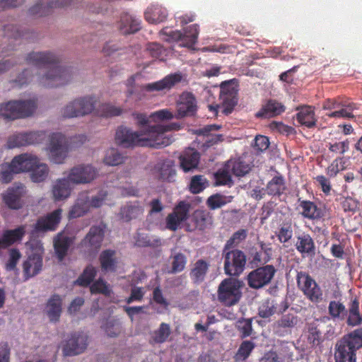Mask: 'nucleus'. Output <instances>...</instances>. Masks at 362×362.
Segmentation results:
<instances>
[{"label":"nucleus","mask_w":362,"mask_h":362,"mask_svg":"<svg viewBox=\"0 0 362 362\" xmlns=\"http://www.w3.org/2000/svg\"><path fill=\"white\" fill-rule=\"evenodd\" d=\"M132 116V118L136 121V124L140 127L139 130V131H132L130 129H128L126 127H120L117 130L116 135H115L116 140H117V132L119 130H120L122 129H128L134 133H139L143 129L148 128V127H151L150 125H148L149 119H151L150 117V116L148 117L146 114L138 112H133Z\"/></svg>","instance_id":"obj_43"},{"label":"nucleus","mask_w":362,"mask_h":362,"mask_svg":"<svg viewBox=\"0 0 362 362\" xmlns=\"http://www.w3.org/2000/svg\"><path fill=\"white\" fill-rule=\"evenodd\" d=\"M26 194V188L21 183H15L1 194L4 203L11 209H19L23 205L22 197Z\"/></svg>","instance_id":"obj_12"},{"label":"nucleus","mask_w":362,"mask_h":362,"mask_svg":"<svg viewBox=\"0 0 362 362\" xmlns=\"http://www.w3.org/2000/svg\"><path fill=\"white\" fill-rule=\"evenodd\" d=\"M274 273L275 269L271 265L259 267L248 274V284L253 288H259L270 282Z\"/></svg>","instance_id":"obj_15"},{"label":"nucleus","mask_w":362,"mask_h":362,"mask_svg":"<svg viewBox=\"0 0 362 362\" xmlns=\"http://www.w3.org/2000/svg\"><path fill=\"white\" fill-rule=\"evenodd\" d=\"M255 348V344L251 341H244L240 346V348L235 354L236 361H245L250 354Z\"/></svg>","instance_id":"obj_48"},{"label":"nucleus","mask_w":362,"mask_h":362,"mask_svg":"<svg viewBox=\"0 0 362 362\" xmlns=\"http://www.w3.org/2000/svg\"><path fill=\"white\" fill-rule=\"evenodd\" d=\"M21 257V255L18 250L16 249H12L9 252V259L6 264V270H14Z\"/></svg>","instance_id":"obj_64"},{"label":"nucleus","mask_w":362,"mask_h":362,"mask_svg":"<svg viewBox=\"0 0 362 362\" xmlns=\"http://www.w3.org/2000/svg\"><path fill=\"white\" fill-rule=\"evenodd\" d=\"M13 171H11V163H5L0 166V181L8 183L13 179Z\"/></svg>","instance_id":"obj_62"},{"label":"nucleus","mask_w":362,"mask_h":362,"mask_svg":"<svg viewBox=\"0 0 362 362\" xmlns=\"http://www.w3.org/2000/svg\"><path fill=\"white\" fill-rule=\"evenodd\" d=\"M62 300L59 296H53L49 299L45 308V313L50 321L59 320L62 310Z\"/></svg>","instance_id":"obj_26"},{"label":"nucleus","mask_w":362,"mask_h":362,"mask_svg":"<svg viewBox=\"0 0 362 362\" xmlns=\"http://www.w3.org/2000/svg\"><path fill=\"white\" fill-rule=\"evenodd\" d=\"M103 236V231L101 228L93 227L83 240V245L90 247V250L98 249L100 246Z\"/></svg>","instance_id":"obj_29"},{"label":"nucleus","mask_w":362,"mask_h":362,"mask_svg":"<svg viewBox=\"0 0 362 362\" xmlns=\"http://www.w3.org/2000/svg\"><path fill=\"white\" fill-rule=\"evenodd\" d=\"M186 264V257L182 254H177L174 256L172 262L173 272H180L182 271Z\"/></svg>","instance_id":"obj_63"},{"label":"nucleus","mask_w":362,"mask_h":362,"mask_svg":"<svg viewBox=\"0 0 362 362\" xmlns=\"http://www.w3.org/2000/svg\"><path fill=\"white\" fill-rule=\"evenodd\" d=\"M103 329L110 337H117L122 331L121 325L115 320L107 321L104 325Z\"/></svg>","instance_id":"obj_57"},{"label":"nucleus","mask_w":362,"mask_h":362,"mask_svg":"<svg viewBox=\"0 0 362 362\" xmlns=\"http://www.w3.org/2000/svg\"><path fill=\"white\" fill-rule=\"evenodd\" d=\"M143 214V209L138 203L128 204L122 208L120 215L124 221L139 218Z\"/></svg>","instance_id":"obj_36"},{"label":"nucleus","mask_w":362,"mask_h":362,"mask_svg":"<svg viewBox=\"0 0 362 362\" xmlns=\"http://www.w3.org/2000/svg\"><path fill=\"white\" fill-rule=\"evenodd\" d=\"M68 2L69 0H41L30 8V12L35 15L42 16L47 13L49 8L63 6Z\"/></svg>","instance_id":"obj_27"},{"label":"nucleus","mask_w":362,"mask_h":362,"mask_svg":"<svg viewBox=\"0 0 362 362\" xmlns=\"http://www.w3.org/2000/svg\"><path fill=\"white\" fill-rule=\"evenodd\" d=\"M31 250L26 261L23 263V272L26 279L33 277L37 274L42 267V254L44 248L42 244L39 241H30L27 243Z\"/></svg>","instance_id":"obj_6"},{"label":"nucleus","mask_w":362,"mask_h":362,"mask_svg":"<svg viewBox=\"0 0 362 362\" xmlns=\"http://www.w3.org/2000/svg\"><path fill=\"white\" fill-rule=\"evenodd\" d=\"M246 257L240 250H232L226 255L225 272L230 276L239 275L244 269Z\"/></svg>","instance_id":"obj_13"},{"label":"nucleus","mask_w":362,"mask_h":362,"mask_svg":"<svg viewBox=\"0 0 362 362\" xmlns=\"http://www.w3.org/2000/svg\"><path fill=\"white\" fill-rule=\"evenodd\" d=\"M211 224V217L209 214L204 211H195L189 222L186 224V230L194 231L195 230H204Z\"/></svg>","instance_id":"obj_21"},{"label":"nucleus","mask_w":362,"mask_h":362,"mask_svg":"<svg viewBox=\"0 0 362 362\" xmlns=\"http://www.w3.org/2000/svg\"><path fill=\"white\" fill-rule=\"evenodd\" d=\"M228 169H231L235 175L240 177L249 173L250 166L241 158H238L228 161Z\"/></svg>","instance_id":"obj_40"},{"label":"nucleus","mask_w":362,"mask_h":362,"mask_svg":"<svg viewBox=\"0 0 362 362\" xmlns=\"http://www.w3.org/2000/svg\"><path fill=\"white\" fill-rule=\"evenodd\" d=\"M302 215L308 218L315 219L320 216V211L311 202L303 201L300 204Z\"/></svg>","instance_id":"obj_42"},{"label":"nucleus","mask_w":362,"mask_h":362,"mask_svg":"<svg viewBox=\"0 0 362 362\" xmlns=\"http://www.w3.org/2000/svg\"><path fill=\"white\" fill-rule=\"evenodd\" d=\"M119 29L125 35L134 33L140 29V21L134 16L125 15L120 21Z\"/></svg>","instance_id":"obj_31"},{"label":"nucleus","mask_w":362,"mask_h":362,"mask_svg":"<svg viewBox=\"0 0 362 362\" xmlns=\"http://www.w3.org/2000/svg\"><path fill=\"white\" fill-rule=\"evenodd\" d=\"M102 269L105 271H112L115 269L117 260L115 252L112 250L103 252L100 257Z\"/></svg>","instance_id":"obj_41"},{"label":"nucleus","mask_w":362,"mask_h":362,"mask_svg":"<svg viewBox=\"0 0 362 362\" xmlns=\"http://www.w3.org/2000/svg\"><path fill=\"white\" fill-rule=\"evenodd\" d=\"M29 63L34 65L32 70H25L18 78L19 85H23L33 78V72L37 71V81L42 86L47 88L57 87L64 84L66 74L58 66L49 65L56 62L55 57L51 53L32 52L27 57Z\"/></svg>","instance_id":"obj_1"},{"label":"nucleus","mask_w":362,"mask_h":362,"mask_svg":"<svg viewBox=\"0 0 362 362\" xmlns=\"http://www.w3.org/2000/svg\"><path fill=\"white\" fill-rule=\"evenodd\" d=\"M199 154L193 148H188L180 156V166L185 172H189L198 165Z\"/></svg>","instance_id":"obj_25"},{"label":"nucleus","mask_w":362,"mask_h":362,"mask_svg":"<svg viewBox=\"0 0 362 362\" xmlns=\"http://www.w3.org/2000/svg\"><path fill=\"white\" fill-rule=\"evenodd\" d=\"M362 322V316L358 311V303L354 300L349 309V315L348 317V323L351 326H356Z\"/></svg>","instance_id":"obj_52"},{"label":"nucleus","mask_w":362,"mask_h":362,"mask_svg":"<svg viewBox=\"0 0 362 362\" xmlns=\"http://www.w3.org/2000/svg\"><path fill=\"white\" fill-rule=\"evenodd\" d=\"M90 291L92 293H102L106 296H110L112 289L106 281L100 279L91 285Z\"/></svg>","instance_id":"obj_50"},{"label":"nucleus","mask_w":362,"mask_h":362,"mask_svg":"<svg viewBox=\"0 0 362 362\" xmlns=\"http://www.w3.org/2000/svg\"><path fill=\"white\" fill-rule=\"evenodd\" d=\"M198 33L197 25H192L187 27L184 35L178 30H163L161 35L165 36L163 40L166 41H180L181 46L190 47L196 43Z\"/></svg>","instance_id":"obj_10"},{"label":"nucleus","mask_w":362,"mask_h":362,"mask_svg":"<svg viewBox=\"0 0 362 362\" xmlns=\"http://www.w3.org/2000/svg\"><path fill=\"white\" fill-rule=\"evenodd\" d=\"M284 110V105L281 103L276 101H269L262 110L257 113V116L270 117L281 114Z\"/></svg>","instance_id":"obj_38"},{"label":"nucleus","mask_w":362,"mask_h":362,"mask_svg":"<svg viewBox=\"0 0 362 362\" xmlns=\"http://www.w3.org/2000/svg\"><path fill=\"white\" fill-rule=\"evenodd\" d=\"M37 156L25 153L15 156L11 160V171L14 173L30 172L37 162Z\"/></svg>","instance_id":"obj_17"},{"label":"nucleus","mask_w":362,"mask_h":362,"mask_svg":"<svg viewBox=\"0 0 362 362\" xmlns=\"http://www.w3.org/2000/svg\"><path fill=\"white\" fill-rule=\"evenodd\" d=\"M65 175L73 185H87L93 182L98 177L99 173L91 165L82 164L71 168Z\"/></svg>","instance_id":"obj_8"},{"label":"nucleus","mask_w":362,"mask_h":362,"mask_svg":"<svg viewBox=\"0 0 362 362\" xmlns=\"http://www.w3.org/2000/svg\"><path fill=\"white\" fill-rule=\"evenodd\" d=\"M95 99L88 96L74 100L68 103L63 109L65 117H78L90 113L94 109Z\"/></svg>","instance_id":"obj_9"},{"label":"nucleus","mask_w":362,"mask_h":362,"mask_svg":"<svg viewBox=\"0 0 362 362\" xmlns=\"http://www.w3.org/2000/svg\"><path fill=\"white\" fill-rule=\"evenodd\" d=\"M298 283L304 294L313 302H317L322 299V293L316 282L308 275L298 276Z\"/></svg>","instance_id":"obj_18"},{"label":"nucleus","mask_w":362,"mask_h":362,"mask_svg":"<svg viewBox=\"0 0 362 362\" xmlns=\"http://www.w3.org/2000/svg\"><path fill=\"white\" fill-rule=\"evenodd\" d=\"M189 211V204L184 202H180L173 211L166 217V228L173 231L180 228L182 223L187 219Z\"/></svg>","instance_id":"obj_14"},{"label":"nucleus","mask_w":362,"mask_h":362,"mask_svg":"<svg viewBox=\"0 0 362 362\" xmlns=\"http://www.w3.org/2000/svg\"><path fill=\"white\" fill-rule=\"evenodd\" d=\"M208 185L206 180L202 175H196L192 177L190 182V191L194 193H199Z\"/></svg>","instance_id":"obj_54"},{"label":"nucleus","mask_w":362,"mask_h":362,"mask_svg":"<svg viewBox=\"0 0 362 362\" xmlns=\"http://www.w3.org/2000/svg\"><path fill=\"white\" fill-rule=\"evenodd\" d=\"M321 321L315 320L312 324L310 325L308 331V339L313 344L318 343L321 337V332L318 329Z\"/></svg>","instance_id":"obj_59"},{"label":"nucleus","mask_w":362,"mask_h":362,"mask_svg":"<svg viewBox=\"0 0 362 362\" xmlns=\"http://www.w3.org/2000/svg\"><path fill=\"white\" fill-rule=\"evenodd\" d=\"M180 127V126L177 123L166 125L158 124L144 128L139 133H134L128 129H122L117 132V142L124 147L133 146L164 147L170 145L173 141L172 138L165 136V133L173 130H178Z\"/></svg>","instance_id":"obj_2"},{"label":"nucleus","mask_w":362,"mask_h":362,"mask_svg":"<svg viewBox=\"0 0 362 362\" xmlns=\"http://www.w3.org/2000/svg\"><path fill=\"white\" fill-rule=\"evenodd\" d=\"M197 110L195 98L189 93H184L180 96L177 106L175 118L180 119L184 117L192 115Z\"/></svg>","instance_id":"obj_20"},{"label":"nucleus","mask_w":362,"mask_h":362,"mask_svg":"<svg viewBox=\"0 0 362 362\" xmlns=\"http://www.w3.org/2000/svg\"><path fill=\"white\" fill-rule=\"evenodd\" d=\"M219 126L215 124H209L206 125L202 128H199L195 130V133L199 135L203 136H210L212 137L211 141L213 144L216 143L218 141H221L222 139V135L221 134H211V132L216 131L219 129Z\"/></svg>","instance_id":"obj_51"},{"label":"nucleus","mask_w":362,"mask_h":362,"mask_svg":"<svg viewBox=\"0 0 362 362\" xmlns=\"http://www.w3.org/2000/svg\"><path fill=\"white\" fill-rule=\"evenodd\" d=\"M62 210L58 209L45 217L40 218L35 224L36 231L54 230L60 222Z\"/></svg>","instance_id":"obj_22"},{"label":"nucleus","mask_w":362,"mask_h":362,"mask_svg":"<svg viewBox=\"0 0 362 362\" xmlns=\"http://www.w3.org/2000/svg\"><path fill=\"white\" fill-rule=\"evenodd\" d=\"M174 163L171 160L164 161L162 164L158 166L160 177L164 179L170 181L175 175V169L173 168Z\"/></svg>","instance_id":"obj_47"},{"label":"nucleus","mask_w":362,"mask_h":362,"mask_svg":"<svg viewBox=\"0 0 362 362\" xmlns=\"http://www.w3.org/2000/svg\"><path fill=\"white\" fill-rule=\"evenodd\" d=\"M107 197V193L106 191H101L97 195L93 197L90 199L87 194V205L89 209L92 207L98 208L101 206Z\"/></svg>","instance_id":"obj_56"},{"label":"nucleus","mask_w":362,"mask_h":362,"mask_svg":"<svg viewBox=\"0 0 362 362\" xmlns=\"http://www.w3.org/2000/svg\"><path fill=\"white\" fill-rule=\"evenodd\" d=\"M73 184L69 181L66 175L54 181L52 187V195L54 201H64L67 199L73 191Z\"/></svg>","instance_id":"obj_19"},{"label":"nucleus","mask_w":362,"mask_h":362,"mask_svg":"<svg viewBox=\"0 0 362 362\" xmlns=\"http://www.w3.org/2000/svg\"><path fill=\"white\" fill-rule=\"evenodd\" d=\"M328 148L334 154H344L349 150V143L347 140L329 143Z\"/></svg>","instance_id":"obj_61"},{"label":"nucleus","mask_w":362,"mask_h":362,"mask_svg":"<svg viewBox=\"0 0 362 362\" xmlns=\"http://www.w3.org/2000/svg\"><path fill=\"white\" fill-rule=\"evenodd\" d=\"M288 307L287 303L284 305L283 308H278L273 301L265 300L262 303L259 308V315L260 317L267 318L275 313L285 311Z\"/></svg>","instance_id":"obj_39"},{"label":"nucleus","mask_w":362,"mask_h":362,"mask_svg":"<svg viewBox=\"0 0 362 362\" xmlns=\"http://www.w3.org/2000/svg\"><path fill=\"white\" fill-rule=\"evenodd\" d=\"M95 274V269L93 267H88L81 276L77 279L76 282L81 286H87L92 281Z\"/></svg>","instance_id":"obj_58"},{"label":"nucleus","mask_w":362,"mask_h":362,"mask_svg":"<svg viewBox=\"0 0 362 362\" xmlns=\"http://www.w3.org/2000/svg\"><path fill=\"white\" fill-rule=\"evenodd\" d=\"M347 160L344 158H337L327 167V173L329 177H334L340 171L345 170L347 167Z\"/></svg>","instance_id":"obj_46"},{"label":"nucleus","mask_w":362,"mask_h":362,"mask_svg":"<svg viewBox=\"0 0 362 362\" xmlns=\"http://www.w3.org/2000/svg\"><path fill=\"white\" fill-rule=\"evenodd\" d=\"M88 344V337L87 334H74L64 345L63 353L65 356L80 354L86 350Z\"/></svg>","instance_id":"obj_16"},{"label":"nucleus","mask_w":362,"mask_h":362,"mask_svg":"<svg viewBox=\"0 0 362 362\" xmlns=\"http://www.w3.org/2000/svg\"><path fill=\"white\" fill-rule=\"evenodd\" d=\"M231 169H228V163L216 173V185H228L231 182Z\"/></svg>","instance_id":"obj_53"},{"label":"nucleus","mask_w":362,"mask_h":362,"mask_svg":"<svg viewBox=\"0 0 362 362\" xmlns=\"http://www.w3.org/2000/svg\"><path fill=\"white\" fill-rule=\"evenodd\" d=\"M71 239L62 233H59L54 240L55 252L59 260H62L66 254Z\"/></svg>","instance_id":"obj_37"},{"label":"nucleus","mask_w":362,"mask_h":362,"mask_svg":"<svg viewBox=\"0 0 362 362\" xmlns=\"http://www.w3.org/2000/svg\"><path fill=\"white\" fill-rule=\"evenodd\" d=\"M180 80L181 76L180 74H170L165 76L160 81L146 84L143 86L142 88L149 92L168 90L177 83L180 82Z\"/></svg>","instance_id":"obj_23"},{"label":"nucleus","mask_w":362,"mask_h":362,"mask_svg":"<svg viewBox=\"0 0 362 362\" xmlns=\"http://www.w3.org/2000/svg\"><path fill=\"white\" fill-rule=\"evenodd\" d=\"M168 13L165 8L159 6H151L145 12V18L151 23H158L166 19Z\"/></svg>","instance_id":"obj_32"},{"label":"nucleus","mask_w":362,"mask_h":362,"mask_svg":"<svg viewBox=\"0 0 362 362\" xmlns=\"http://www.w3.org/2000/svg\"><path fill=\"white\" fill-rule=\"evenodd\" d=\"M232 199V196L216 194L209 197L207 204L210 209H216L231 202Z\"/></svg>","instance_id":"obj_45"},{"label":"nucleus","mask_w":362,"mask_h":362,"mask_svg":"<svg viewBox=\"0 0 362 362\" xmlns=\"http://www.w3.org/2000/svg\"><path fill=\"white\" fill-rule=\"evenodd\" d=\"M150 117L154 122H158L163 120H170L175 117L173 112L168 109H163L156 111L150 115Z\"/></svg>","instance_id":"obj_60"},{"label":"nucleus","mask_w":362,"mask_h":362,"mask_svg":"<svg viewBox=\"0 0 362 362\" xmlns=\"http://www.w3.org/2000/svg\"><path fill=\"white\" fill-rule=\"evenodd\" d=\"M297 120L303 125L313 127L316 124L314 110L310 106L303 107L296 115Z\"/></svg>","instance_id":"obj_34"},{"label":"nucleus","mask_w":362,"mask_h":362,"mask_svg":"<svg viewBox=\"0 0 362 362\" xmlns=\"http://www.w3.org/2000/svg\"><path fill=\"white\" fill-rule=\"evenodd\" d=\"M124 160V156L117 149L110 148L107 151L103 162L107 165L115 166L122 164Z\"/></svg>","instance_id":"obj_44"},{"label":"nucleus","mask_w":362,"mask_h":362,"mask_svg":"<svg viewBox=\"0 0 362 362\" xmlns=\"http://www.w3.org/2000/svg\"><path fill=\"white\" fill-rule=\"evenodd\" d=\"M284 189V181L279 177H274L267 185V190L269 194L276 195Z\"/></svg>","instance_id":"obj_55"},{"label":"nucleus","mask_w":362,"mask_h":362,"mask_svg":"<svg viewBox=\"0 0 362 362\" xmlns=\"http://www.w3.org/2000/svg\"><path fill=\"white\" fill-rule=\"evenodd\" d=\"M87 141L83 134L67 136L62 132H54L47 135V140L43 148L47 159L54 164H63L69 153Z\"/></svg>","instance_id":"obj_3"},{"label":"nucleus","mask_w":362,"mask_h":362,"mask_svg":"<svg viewBox=\"0 0 362 362\" xmlns=\"http://www.w3.org/2000/svg\"><path fill=\"white\" fill-rule=\"evenodd\" d=\"M297 250L302 255H310L315 252V244L310 235L303 233L297 237L296 242Z\"/></svg>","instance_id":"obj_30"},{"label":"nucleus","mask_w":362,"mask_h":362,"mask_svg":"<svg viewBox=\"0 0 362 362\" xmlns=\"http://www.w3.org/2000/svg\"><path fill=\"white\" fill-rule=\"evenodd\" d=\"M89 211L87 205V192L79 194L76 203L69 212V218H75L83 216Z\"/></svg>","instance_id":"obj_28"},{"label":"nucleus","mask_w":362,"mask_h":362,"mask_svg":"<svg viewBox=\"0 0 362 362\" xmlns=\"http://www.w3.org/2000/svg\"><path fill=\"white\" fill-rule=\"evenodd\" d=\"M170 332L169 325L163 322L160 324V327L154 332L153 339L156 343H163L168 339Z\"/></svg>","instance_id":"obj_49"},{"label":"nucleus","mask_w":362,"mask_h":362,"mask_svg":"<svg viewBox=\"0 0 362 362\" xmlns=\"http://www.w3.org/2000/svg\"><path fill=\"white\" fill-rule=\"evenodd\" d=\"M25 234V226H21L13 230H6L4 231L0 241L4 249L18 241H21Z\"/></svg>","instance_id":"obj_24"},{"label":"nucleus","mask_w":362,"mask_h":362,"mask_svg":"<svg viewBox=\"0 0 362 362\" xmlns=\"http://www.w3.org/2000/svg\"><path fill=\"white\" fill-rule=\"evenodd\" d=\"M49 171L48 165L41 162L40 159L37 158V163L33 165V168L30 171V177L34 182H42L47 179Z\"/></svg>","instance_id":"obj_33"},{"label":"nucleus","mask_w":362,"mask_h":362,"mask_svg":"<svg viewBox=\"0 0 362 362\" xmlns=\"http://www.w3.org/2000/svg\"><path fill=\"white\" fill-rule=\"evenodd\" d=\"M209 270V264L202 259L197 261L192 266L190 276L193 281L199 283L204 281Z\"/></svg>","instance_id":"obj_35"},{"label":"nucleus","mask_w":362,"mask_h":362,"mask_svg":"<svg viewBox=\"0 0 362 362\" xmlns=\"http://www.w3.org/2000/svg\"><path fill=\"white\" fill-rule=\"evenodd\" d=\"M242 284L233 278L224 279L218 289V299L226 305H233L237 303L240 297Z\"/></svg>","instance_id":"obj_7"},{"label":"nucleus","mask_w":362,"mask_h":362,"mask_svg":"<svg viewBox=\"0 0 362 362\" xmlns=\"http://www.w3.org/2000/svg\"><path fill=\"white\" fill-rule=\"evenodd\" d=\"M45 137L46 133L44 131L18 133L11 136L8 138L7 144L11 148L34 145L41 143Z\"/></svg>","instance_id":"obj_11"},{"label":"nucleus","mask_w":362,"mask_h":362,"mask_svg":"<svg viewBox=\"0 0 362 362\" xmlns=\"http://www.w3.org/2000/svg\"><path fill=\"white\" fill-rule=\"evenodd\" d=\"M362 346V330L344 336L334 347L335 362H356V351Z\"/></svg>","instance_id":"obj_4"},{"label":"nucleus","mask_w":362,"mask_h":362,"mask_svg":"<svg viewBox=\"0 0 362 362\" xmlns=\"http://www.w3.org/2000/svg\"><path fill=\"white\" fill-rule=\"evenodd\" d=\"M37 107L35 98L11 100L0 105V115L11 119L26 118L35 113Z\"/></svg>","instance_id":"obj_5"}]
</instances>
